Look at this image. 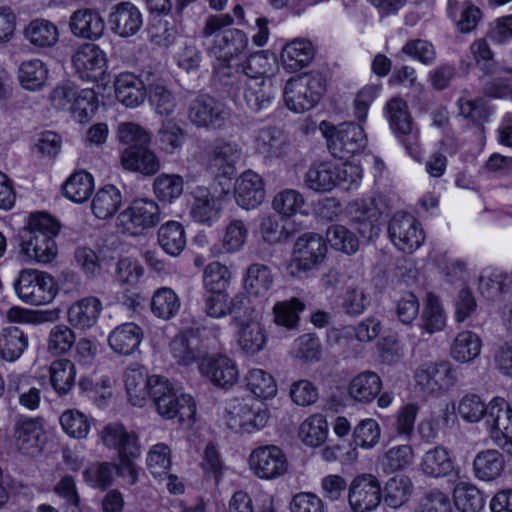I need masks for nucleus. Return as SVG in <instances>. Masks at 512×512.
Returning <instances> with one entry per match:
<instances>
[{"instance_id":"f257e3e1","label":"nucleus","mask_w":512,"mask_h":512,"mask_svg":"<svg viewBox=\"0 0 512 512\" xmlns=\"http://www.w3.org/2000/svg\"><path fill=\"white\" fill-rule=\"evenodd\" d=\"M60 225L45 212H36L28 217L26 225L19 232L20 251L29 260L50 263L57 255L54 240Z\"/></svg>"},{"instance_id":"f03ea898","label":"nucleus","mask_w":512,"mask_h":512,"mask_svg":"<svg viewBox=\"0 0 512 512\" xmlns=\"http://www.w3.org/2000/svg\"><path fill=\"white\" fill-rule=\"evenodd\" d=\"M151 383L150 398L162 417L178 418L180 423L194 420L196 405L190 395L180 393L168 379L159 375H152Z\"/></svg>"},{"instance_id":"7ed1b4c3","label":"nucleus","mask_w":512,"mask_h":512,"mask_svg":"<svg viewBox=\"0 0 512 512\" xmlns=\"http://www.w3.org/2000/svg\"><path fill=\"white\" fill-rule=\"evenodd\" d=\"M325 91V82L320 75L302 74L290 78L284 88L286 107L303 113L315 107Z\"/></svg>"},{"instance_id":"20e7f679","label":"nucleus","mask_w":512,"mask_h":512,"mask_svg":"<svg viewBox=\"0 0 512 512\" xmlns=\"http://www.w3.org/2000/svg\"><path fill=\"white\" fill-rule=\"evenodd\" d=\"M13 287L22 302L33 306L49 304L57 295L54 278L47 272L34 269L20 271Z\"/></svg>"},{"instance_id":"39448f33","label":"nucleus","mask_w":512,"mask_h":512,"mask_svg":"<svg viewBox=\"0 0 512 512\" xmlns=\"http://www.w3.org/2000/svg\"><path fill=\"white\" fill-rule=\"evenodd\" d=\"M224 420L236 433H253L266 426L269 413L263 403L255 399H236L227 405Z\"/></svg>"},{"instance_id":"423d86ee","label":"nucleus","mask_w":512,"mask_h":512,"mask_svg":"<svg viewBox=\"0 0 512 512\" xmlns=\"http://www.w3.org/2000/svg\"><path fill=\"white\" fill-rule=\"evenodd\" d=\"M231 111L222 101L208 95L200 94L188 105L187 117L192 125L208 130H220L226 125Z\"/></svg>"},{"instance_id":"0eeeda50","label":"nucleus","mask_w":512,"mask_h":512,"mask_svg":"<svg viewBox=\"0 0 512 512\" xmlns=\"http://www.w3.org/2000/svg\"><path fill=\"white\" fill-rule=\"evenodd\" d=\"M385 112L394 135L402 142L407 152L412 157H416L419 131L414 125L406 101L400 97L392 98L387 102Z\"/></svg>"},{"instance_id":"6e6552de","label":"nucleus","mask_w":512,"mask_h":512,"mask_svg":"<svg viewBox=\"0 0 512 512\" xmlns=\"http://www.w3.org/2000/svg\"><path fill=\"white\" fill-rule=\"evenodd\" d=\"M161 219L160 207L154 200L136 199L118 215L116 225L122 233L135 234L154 228Z\"/></svg>"},{"instance_id":"1a4fd4ad","label":"nucleus","mask_w":512,"mask_h":512,"mask_svg":"<svg viewBox=\"0 0 512 512\" xmlns=\"http://www.w3.org/2000/svg\"><path fill=\"white\" fill-rule=\"evenodd\" d=\"M327 146L331 154L339 159H348L367 144V137L361 125L352 122L331 127L325 132Z\"/></svg>"},{"instance_id":"9d476101","label":"nucleus","mask_w":512,"mask_h":512,"mask_svg":"<svg viewBox=\"0 0 512 512\" xmlns=\"http://www.w3.org/2000/svg\"><path fill=\"white\" fill-rule=\"evenodd\" d=\"M388 236L393 245L411 254L424 242L425 234L420 223L411 214L397 212L388 223Z\"/></svg>"},{"instance_id":"9b49d317","label":"nucleus","mask_w":512,"mask_h":512,"mask_svg":"<svg viewBox=\"0 0 512 512\" xmlns=\"http://www.w3.org/2000/svg\"><path fill=\"white\" fill-rule=\"evenodd\" d=\"M75 73L82 80L98 81L107 70L108 58L106 52L95 43H82L71 58Z\"/></svg>"},{"instance_id":"f8f14e48","label":"nucleus","mask_w":512,"mask_h":512,"mask_svg":"<svg viewBox=\"0 0 512 512\" xmlns=\"http://www.w3.org/2000/svg\"><path fill=\"white\" fill-rule=\"evenodd\" d=\"M50 100L55 109L70 111L80 122L86 120L95 108L93 103L94 93L91 90L79 92L70 85L54 88Z\"/></svg>"},{"instance_id":"ddd939ff","label":"nucleus","mask_w":512,"mask_h":512,"mask_svg":"<svg viewBox=\"0 0 512 512\" xmlns=\"http://www.w3.org/2000/svg\"><path fill=\"white\" fill-rule=\"evenodd\" d=\"M457 380V370L448 361L424 363L415 373L416 384L428 394L448 390Z\"/></svg>"},{"instance_id":"4468645a","label":"nucleus","mask_w":512,"mask_h":512,"mask_svg":"<svg viewBox=\"0 0 512 512\" xmlns=\"http://www.w3.org/2000/svg\"><path fill=\"white\" fill-rule=\"evenodd\" d=\"M327 252L325 240L319 234L306 233L294 245L291 268L293 273H306L323 261Z\"/></svg>"},{"instance_id":"2eb2a0df","label":"nucleus","mask_w":512,"mask_h":512,"mask_svg":"<svg viewBox=\"0 0 512 512\" xmlns=\"http://www.w3.org/2000/svg\"><path fill=\"white\" fill-rule=\"evenodd\" d=\"M488 428L493 442L508 454H512V408L502 398L490 402Z\"/></svg>"},{"instance_id":"dca6fc26","label":"nucleus","mask_w":512,"mask_h":512,"mask_svg":"<svg viewBox=\"0 0 512 512\" xmlns=\"http://www.w3.org/2000/svg\"><path fill=\"white\" fill-rule=\"evenodd\" d=\"M382 499L379 480L371 474L355 477L350 484L348 502L353 512H371Z\"/></svg>"},{"instance_id":"f3484780","label":"nucleus","mask_w":512,"mask_h":512,"mask_svg":"<svg viewBox=\"0 0 512 512\" xmlns=\"http://www.w3.org/2000/svg\"><path fill=\"white\" fill-rule=\"evenodd\" d=\"M242 148L234 141L215 139L207 150L208 168L217 176L232 177L242 158Z\"/></svg>"},{"instance_id":"a211bd4d","label":"nucleus","mask_w":512,"mask_h":512,"mask_svg":"<svg viewBox=\"0 0 512 512\" xmlns=\"http://www.w3.org/2000/svg\"><path fill=\"white\" fill-rule=\"evenodd\" d=\"M249 465L262 479H274L287 470V460L280 448L274 445L260 446L249 457Z\"/></svg>"},{"instance_id":"6ab92c4d","label":"nucleus","mask_w":512,"mask_h":512,"mask_svg":"<svg viewBox=\"0 0 512 512\" xmlns=\"http://www.w3.org/2000/svg\"><path fill=\"white\" fill-rule=\"evenodd\" d=\"M234 323L237 326L236 339L240 349L247 355H255L262 351L267 343L264 327L256 320L255 308L240 316Z\"/></svg>"},{"instance_id":"aec40b11","label":"nucleus","mask_w":512,"mask_h":512,"mask_svg":"<svg viewBox=\"0 0 512 512\" xmlns=\"http://www.w3.org/2000/svg\"><path fill=\"white\" fill-rule=\"evenodd\" d=\"M103 444L116 451L118 457H139L141 446L135 432L129 431L121 423H110L101 431Z\"/></svg>"},{"instance_id":"412c9836","label":"nucleus","mask_w":512,"mask_h":512,"mask_svg":"<svg viewBox=\"0 0 512 512\" xmlns=\"http://www.w3.org/2000/svg\"><path fill=\"white\" fill-rule=\"evenodd\" d=\"M204 310L212 318H222L230 314L234 322L251 311V301L242 293L229 299L224 292H211L205 299Z\"/></svg>"},{"instance_id":"4be33fe9","label":"nucleus","mask_w":512,"mask_h":512,"mask_svg":"<svg viewBox=\"0 0 512 512\" xmlns=\"http://www.w3.org/2000/svg\"><path fill=\"white\" fill-rule=\"evenodd\" d=\"M70 33L80 39L96 41L100 39L105 30L102 16L93 9L82 8L74 11L69 18Z\"/></svg>"},{"instance_id":"5701e85b","label":"nucleus","mask_w":512,"mask_h":512,"mask_svg":"<svg viewBox=\"0 0 512 512\" xmlns=\"http://www.w3.org/2000/svg\"><path fill=\"white\" fill-rule=\"evenodd\" d=\"M148 102L153 111L162 117L172 115L177 108V96L167 81L161 77L150 75L147 78Z\"/></svg>"},{"instance_id":"b1692460","label":"nucleus","mask_w":512,"mask_h":512,"mask_svg":"<svg viewBox=\"0 0 512 512\" xmlns=\"http://www.w3.org/2000/svg\"><path fill=\"white\" fill-rule=\"evenodd\" d=\"M264 198L265 189L262 177L252 170L243 172L235 184L237 204L249 210L259 206Z\"/></svg>"},{"instance_id":"393cba45","label":"nucleus","mask_w":512,"mask_h":512,"mask_svg":"<svg viewBox=\"0 0 512 512\" xmlns=\"http://www.w3.org/2000/svg\"><path fill=\"white\" fill-rule=\"evenodd\" d=\"M244 101L248 108L254 112L267 109L276 96V88L270 77L244 78Z\"/></svg>"},{"instance_id":"a878e982","label":"nucleus","mask_w":512,"mask_h":512,"mask_svg":"<svg viewBox=\"0 0 512 512\" xmlns=\"http://www.w3.org/2000/svg\"><path fill=\"white\" fill-rule=\"evenodd\" d=\"M109 24L113 33L120 37L135 35L142 27L143 20L139 9L130 2H121L112 8Z\"/></svg>"},{"instance_id":"bb28decb","label":"nucleus","mask_w":512,"mask_h":512,"mask_svg":"<svg viewBox=\"0 0 512 512\" xmlns=\"http://www.w3.org/2000/svg\"><path fill=\"white\" fill-rule=\"evenodd\" d=\"M248 46L246 34L239 29H227L215 36L209 49L210 56L215 60L231 61L242 54Z\"/></svg>"},{"instance_id":"cd10ccee","label":"nucleus","mask_w":512,"mask_h":512,"mask_svg":"<svg viewBox=\"0 0 512 512\" xmlns=\"http://www.w3.org/2000/svg\"><path fill=\"white\" fill-rule=\"evenodd\" d=\"M199 368L200 372L218 387L229 388L238 380L236 365L227 356L205 358Z\"/></svg>"},{"instance_id":"c85d7f7f","label":"nucleus","mask_w":512,"mask_h":512,"mask_svg":"<svg viewBox=\"0 0 512 512\" xmlns=\"http://www.w3.org/2000/svg\"><path fill=\"white\" fill-rule=\"evenodd\" d=\"M190 216L195 222L211 225L217 221L221 211L218 198L207 187L197 186L191 193Z\"/></svg>"},{"instance_id":"c756f323","label":"nucleus","mask_w":512,"mask_h":512,"mask_svg":"<svg viewBox=\"0 0 512 512\" xmlns=\"http://www.w3.org/2000/svg\"><path fill=\"white\" fill-rule=\"evenodd\" d=\"M116 99L128 108L141 105L147 94V85L131 72L120 73L114 81Z\"/></svg>"},{"instance_id":"7c9ffc66","label":"nucleus","mask_w":512,"mask_h":512,"mask_svg":"<svg viewBox=\"0 0 512 512\" xmlns=\"http://www.w3.org/2000/svg\"><path fill=\"white\" fill-rule=\"evenodd\" d=\"M143 339V330L133 322H126L116 326L108 335L110 348L120 355H131L138 348Z\"/></svg>"},{"instance_id":"2f4dec72","label":"nucleus","mask_w":512,"mask_h":512,"mask_svg":"<svg viewBox=\"0 0 512 512\" xmlns=\"http://www.w3.org/2000/svg\"><path fill=\"white\" fill-rule=\"evenodd\" d=\"M121 164L127 170L144 175H153L160 169V161L148 145L140 148L126 147L121 154Z\"/></svg>"},{"instance_id":"473e14b6","label":"nucleus","mask_w":512,"mask_h":512,"mask_svg":"<svg viewBox=\"0 0 512 512\" xmlns=\"http://www.w3.org/2000/svg\"><path fill=\"white\" fill-rule=\"evenodd\" d=\"M101 310L102 303L98 298L85 297L68 308V322L76 329H89L96 324Z\"/></svg>"},{"instance_id":"72a5a7b5","label":"nucleus","mask_w":512,"mask_h":512,"mask_svg":"<svg viewBox=\"0 0 512 512\" xmlns=\"http://www.w3.org/2000/svg\"><path fill=\"white\" fill-rule=\"evenodd\" d=\"M255 149L267 160L285 156L289 150L287 137L278 129L263 128L255 138Z\"/></svg>"},{"instance_id":"f704fd0d","label":"nucleus","mask_w":512,"mask_h":512,"mask_svg":"<svg viewBox=\"0 0 512 512\" xmlns=\"http://www.w3.org/2000/svg\"><path fill=\"white\" fill-rule=\"evenodd\" d=\"M505 468V459L496 449H486L476 454L473 460L474 476L481 481L497 479Z\"/></svg>"},{"instance_id":"c9c22d12","label":"nucleus","mask_w":512,"mask_h":512,"mask_svg":"<svg viewBox=\"0 0 512 512\" xmlns=\"http://www.w3.org/2000/svg\"><path fill=\"white\" fill-rule=\"evenodd\" d=\"M314 56L312 43L305 39H295L286 44L281 53V61L288 72H296L306 67Z\"/></svg>"},{"instance_id":"e433bc0d","label":"nucleus","mask_w":512,"mask_h":512,"mask_svg":"<svg viewBox=\"0 0 512 512\" xmlns=\"http://www.w3.org/2000/svg\"><path fill=\"white\" fill-rule=\"evenodd\" d=\"M423 474L432 478H441L450 475L454 470V463L448 451L443 447H434L423 455L420 463Z\"/></svg>"},{"instance_id":"4c0bfd02","label":"nucleus","mask_w":512,"mask_h":512,"mask_svg":"<svg viewBox=\"0 0 512 512\" xmlns=\"http://www.w3.org/2000/svg\"><path fill=\"white\" fill-rule=\"evenodd\" d=\"M381 386V379L375 372L365 371L351 380L348 393L355 401L369 403L379 394Z\"/></svg>"},{"instance_id":"58836bf2","label":"nucleus","mask_w":512,"mask_h":512,"mask_svg":"<svg viewBox=\"0 0 512 512\" xmlns=\"http://www.w3.org/2000/svg\"><path fill=\"white\" fill-rule=\"evenodd\" d=\"M413 490L414 486L409 477L393 476L388 479L382 490L383 501L390 508L398 509L409 501Z\"/></svg>"},{"instance_id":"ea45409f","label":"nucleus","mask_w":512,"mask_h":512,"mask_svg":"<svg viewBox=\"0 0 512 512\" xmlns=\"http://www.w3.org/2000/svg\"><path fill=\"white\" fill-rule=\"evenodd\" d=\"M122 205V194L114 185H106L99 189L91 202L93 214L99 219H109L115 215Z\"/></svg>"},{"instance_id":"a19ab883","label":"nucleus","mask_w":512,"mask_h":512,"mask_svg":"<svg viewBox=\"0 0 512 512\" xmlns=\"http://www.w3.org/2000/svg\"><path fill=\"white\" fill-rule=\"evenodd\" d=\"M170 347L173 358L184 366L195 362L202 353L200 341L193 331L177 335Z\"/></svg>"},{"instance_id":"79ce46f5","label":"nucleus","mask_w":512,"mask_h":512,"mask_svg":"<svg viewBox=\"0 0 512 512\" xmlns=\"http://www.w3.org/2000/svg\"><path fill=\"white\" fill-rule=\"evenodd\" d=\"M28 336L18 327L4 328L0 333V356L3 360L14 362L28 348Z\"/></svg>"},{"instance_id":"37998d69","label":"nucleus","mask_w":512,"mask_h":512,"mask_svg":"<svg viewBox=\"0 0 512 512\" xmlns=\"http://www.w3.org/2000/svg\"><path fill=\"white\" fill-rule=\"evenodd\" d=\"M157 236L160 247L170 256L180 255L186 246L184 227L177 221H168L161 225Z\"/></svg>"},{"instance_id":"c03bdc74","label":"nucleus","mask_w":512,"mask_h":512,"mask_svg":"<svg viewBox=\"0 0 512 512\" xmlns=\"http://www.w3.org/2000/svg\"><path fill=\"white\" fill-rule=\"evenodd\" d=\"M481 348V338L475 332L462 331L453 340L450 355L459 363H469L480 355Z\"/></svg>"},{"instance_id":"a18cd8bd","label":"nucleus","mask_w":512,"mask_h":512,"mask_svg":"<svg viewBox=\"0 0 512 512\" xmlns=\"http://www.w3.org/2000/svg\"><path fill=\"white\" fill-rule=\"evenodd\" d=\"M24 34L30 44L39 48H51L59 41L57 26L46 19L32 20Z\"/></svg>"},{"instance_id":"49530a36","label":"nucleus","mask_w":512,"mask_h":512,"mask_svg":"<svg viewBox=\"0 0 512 512\" xmlns=\"http://www.w3.org/2000/svg\"><path fill=\"white\" fill-rule=\"evenodd\" d=\"M41 424L37 419H25L15 427V443L23 454H34L40 450Z\"/></svg>"},{"instance_id":"de8ad7c7","label":"nucleus","mask_w":512,"mask_h":512,"mask_svg":"<svg viewBox=\"0 0 512 512\" xmlns=\"http://www.w3.org/2000/svg\"><path fill=\"white\" fill-rule=\"evenodd\" d=\"M185 141L186 132L176 121H162L156 134V144L162 152L174 154L182 148Z\"/></svg>"},{"instance_id":"09e8293b","label":"nucleus","mask_w":512,"mask_h":512,"mask_svg":"<svg viewBox=\"0 0 512 512\" xmlns=\"http://www.w3.org/2000/svg\"><path fill=\"white\" fill-rule=\"evenodd\" d=\"M305 308V303L296 297L278 301L273 306V321L276 325L282 326L288 330L297 329L300 321L299 314L303 312Z\"/></svg>"},{"instance_id":"8fccbe9b","label":"nucleus","mask_w":512,"mask_h":512,"mask_svg":"<svg viewBox=\"0 0 512 512\" xmlns=\"http://www.w3.org/2000/svg\"><path fill=\"white\" fill-rule=\"evenodd\" d=\"M50 383L59 395L67 394L74 386L76 367L69 359H59L49 367Z\"/></svg>"},{"instance_id":"3c124183","label":"nucleus","mask_w":512,"mask_h":512,"mask_svg":"<svg viewBox=\"0 0 512 512\" xmlns=\"http://www.w3.org/2000/svg\"><path fill=\"white\" fill-rule=\"evenodd\" d=\"M256 508L255 511L251 497L243 490L234 492L229 500V512H277L273 496L266 493L256 498Z\"/></svg>"},{"instance_id":"603ef678","label":"nucleus","mask_w":512,"mask_h":512,"mask_svg":"<svg viewBox=\"0 0 512 512\" xmlns=\"http://www.w3.org/2000/svg\"><path fill=\"white\" fill-rule=\"evenodd\" d=\"M18 78L23 88L36 91L44 86L48 78V69L40 59L26 60L19 66Z\"/></svg>"},{"instance_id":"864d4df0","label":"nucleus","mask_w":512,"mask_h":512,"mask_svg":"<svg viewBox=\"0 0 512 512\" xmlns=\"http://www.w3.org/2000/svg\"><path fill=\"white\" fill-rule=\"evenodd\" d=\"M152 376L146 377L140 370H129L125 374V388L130 403L142 406L151 394Z\"/></svg>"},{"instance_id":"5fc2aeb1","label":"nucleus","mask_w":512,"mask_h":512,"mask_svg":"<svg viewBox=\"0 0 512 512\" xmlns=\"http://www.w3.org/2000/svg\"><path fill=\"white\" fill-rule=\"evenodd\" d=\"M8 391L19 394V402L22 406L35 410L40 403V390L30 383V377L24 374L12 373L8 376Z\"/></svg>"},{"instance_id":"6e6d98bb","label":"nucleus","mask_w":512,"mask_h":512,"mask_svg":"<svg viewBox=\"0 0 512 512\" xmlns=\"http://www.w3.org/2000/svg\"><path fill=\"white\" fill-rule=\"evenodd\" d=\"M454 502L461 512H479L484 507V497L473 484L459 482L453 491Z\"/></svg>"},{"instance_id":"4d7b16f0","label":"nucleus","mask_w":512,"mask_h":512,"mask_svg":"<svg viewBox=\"0 0 512 512\" xmlns=\"http://www.w3.org/2000/svg\"><path fill=\"white\" fill-rule=\"evenodd\" d=\"M94 188L93 177L84 171L72 174L63 186L64 196L75 203L85 202Z\"/></svg>"},{"instance_id":"13d9d810","label":"nucleus","mask_w":512,"mask_h":512,"mask_svg":"<svg viewBox=\"0 0 512 512\" xmlns=\"http://www.w3.org/2000/svg\"><path fill=\"white\" fill-rule=\"evenodd\" d=\"M153 191L160 201L172 203L182 195L184 179L178 174L162 173L155 178Z\"/></svg>"},{"instance_id":"bf43d9fd","label":"nucleus","mask_w":512,"mask_h":512,"mask_svg":"<svg viewBox=\"0 0 512 512\" xmlns=\"http://www.w3.org/2000/svg\"><path fill=\"white\" fill-rule=\"evenodd\" d=\"M333 173L332 163L324 162L312 165L305 175V184L316 192H330L336 187Z\"/></svg>"},{"instance_id":"052dcab7","label":"nucleus","mask_w":512,"mask_h":512,"mask_svg":"<svg viewBox=\"0 0 512 512\" xmlns=\"http://www.w3.org/2000/svg\"><path fill=\"white\" fill-rule=\"evenodd\" d=\"M180 306V300L176 293L167 287L155 291L151 300L153 314L165 320L173 318L178 313Z\"/></svg>"},{"instance_id":"680f3d73","label":"nucleus","mask_w":512,"mask_h":512,"mask_svg":"<svg viewBox=\"0 0 512 512\" xmlns=\"http://www.w3.org/2000/svg\"><path fill=\"white\" fill-rule=\"evenodd\" d=\"M299 435L306 445L316 447L323 444L328 435V424L324 416L314 414L307 418L301 424Z\"/></svg>"},{"instance_id":"e2e57ef3","label":"nucleus","mask_w":512,"mask_h":512,"mask_svg":"<svg viewBox=\"0 0 512 512\" xmlns=\"http://www.w3.org/2000/svg\"><path fill=\"white\" fill-rule=\"evenodd\" d=\"M273 283L270 269L259 263L252 264L247 269L245 277V289L255 296L264 295L269 291Z\"/></svg>"},{"instance_id":"0e129e2a","label":"nucleus","mask_w":512,"mask_h":512,"mask_svg":"<svg viewBox=\"0 0 512 512\" xmlns=\"http://www.w3.org/2000/svg\"><path fill=\"white\" fill-rule=\"evenodd\" d=\"M245 380L247 388L257 398L269 399L277 393V385L273 376L262 369L250 370Z\"/></svg>"},{"instance_id":"69168bd1","label":"nucleus","mask_w":512,"mask_h":512,"mask_svg":"<svg viewBox=\"0 0 512 512\" xmlns=\"http://www.w3.org/2000/svg\"><path fill=\"white\" fill-rule=\"evenodd\" d=\"M445 325L446 317L439 299L433 294H429L427 304L421 315V330L428 334H433L441 331Z\"/></svg>"},{"instance_id":"338daca9","label":"nucleus","mask_w":512,"mask_h":512,"mask_svg":"<svg viewBox=\"0 0 512 512\" xmlns=\"http://www.w3.org/2000/svg\"><path fill=\"white\" fill-rule=\"evenodd\" d=\"M489 408L490 403L485 405L478 395L472 393L463 396L456 407L457 413L464 421L476 423L485 417L487 426Z\"/></svg>"},{"instance_id":"774afa93","label":"nucleus","mask_w":512,"mask_h":512,"mask_svg":"<svg viewBox=\"0 0 512 512\" xmlns=\"http://www.w3.org/2000/svg\"><path fill=\"white\" fill-rule=\"evenodd\" d=\"M326 240L332 248L346 254H353L358 250V240L346 227L333 224L326 231Z\"/></svg>"}]
</instances>
